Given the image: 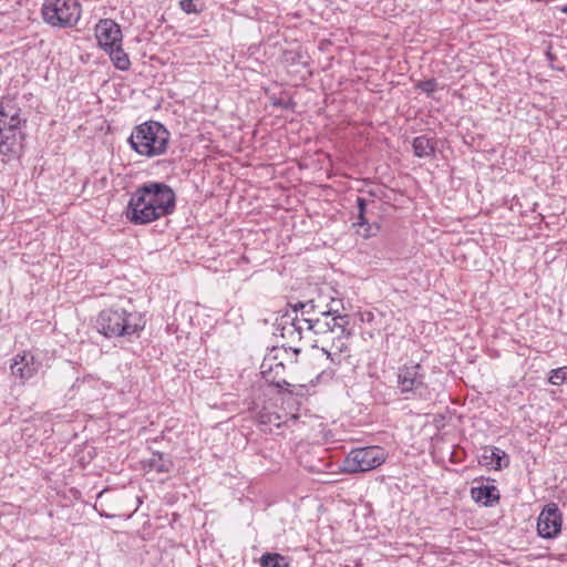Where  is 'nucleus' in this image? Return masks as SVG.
<instances>
[{
	"mask_svg": "<svg viewBox=\"0 0 567 567\" xmlns=\"http://www.w3.org/2000/svg\"><path fill=\"white\" fill-rule=\"evenodd\" d=\"M122 37L121 27L112 19H102L95 25V38L104 51L118 45Z\"/></svg>",
	"mask_w": 567,
	"mask_h": 567,
	"instance_id": "nucleus-11",
	"label": "nucleus"
},
{
	"mask_svg": "<svg viewBox=\"0 0 567 567\" xmlns=\"http://www.w3.org/2000/svg\"><path fill=\"white\" fill-rule=\"evenodd\" d=\"M21 118L19 113L16 112L11 114L9 112V117L6 120V124L1 125L0 133V154L3 155H13L16 154V146L18 144L17 140V131L20 128Z\"/></svg>",
	"mask_w": 567,
	"mask_h": 567,
	"instance_id": "nucleus-12",
	"label": "nucleus"
},
{
	"mask_svg": "<svg viewBox=\"0 0 567 567\" xmlns=\"http://www.w3.org/2000/svg\"><path fill=\"white\" fill-rule=\"evenodd\" d=\"M105 52L110 55V59L116 69L121 71H127L130 69L131 61L122 48V42L118 45L106 49Z\"/></svg>",
	"mask_w": 567,
	"mask_h": 567,
	"instance_id": "nucleus-20",
	"label": "nucleus"
},
{
	"mask_svg": "<svg viewBox=\"0 0 567 567\" xmlns=\"http://www.w3.org/2000/svg\"><path fill=\"white\" fill-rule=\"evenodd\" d=\"M357 207L358 213H365L367 212V200L363 197H357Z\"/></svg>",
	"mask_w": 567,
	"mask_h": 567,
	"instance_id": "nucleus-29",
	"label": "nucleus"
},
{
	"mask_svg": "<svg viewBox=\"0 0 567 567\" xmlns=\"http://www.w3.org/2000/svg\"><path fill=\"white\" fill-rule=\"evenodd\" d=\"M351 336H338L332 340L330 349L322 348V351L327 354L333 363L340 364L342 361V354L349 352L348 343L346 342Z\"/></svg>",
	"mask_w": 567,
	"mask_h": 567,
	"instance_id": "nucleus-18",
	"label": "nucleus"
},
{
	"mask_svg": "<svg viewBox=\"0 0 567 567\" xmlns=\"http://www.w3.org/2000/svg\"><path fill=\"white\" fill-rule=\"evenodd\" d=\"M140 193L156 207L159 218L172 215L176 208V194L163 182H146L137 187Z\"/></svg>",
	"mask_w": 567,
	"mask_h": 567,
	"instance_id": "nucleus-6",
	"label": "nucleus"
},
{
	"mask_svg": "<svg viewBox=\"0 0 567 567\" xmlns=\"http://www.w3.org/2000/svg\"><path fill=\"white\" fill-rule=\"evenodd\" d=\"M171 133L157 121H147L133 128L127 142L132 150L146 157H155L167 150Z\"/></svg>",
	"mask_w": 567,
	"mask_h": 567,
	"instance_id": "nucleus-2",
	"label": "nucleus"
},
{
	"mask_svg": "<svg viewBox=\"0 0 567 567\" xmlns=\"http://www.w3.org/2000/svg\"><path fill=\"white\" fill-rule=\"evenodd\" d=\"M125 217L133 225H146L159 219L156 207L152 206L137 188L131 194Z\"/></svg>",
	"mask_w": 567,
	"mask_h": 567,
	"instance_id": "nucleus-8",
	"label": "nucleus"
},
{
	"mask_svg": "<svg viewBox=\"0 0 567 567\" xmlns=\"http://www.w3.org/2000/svg\"><path fill=\"white\" fill-rule=\"evenodd\" d=\"M261 567H290L287 558L277 553H265L260 557Z\"/></svg>",
	"mask_w": 567,
	"mask_h": 567,
	"instance_id": "nucleus-23",
	"label": "nucleus"
},
{
	"mask_svg": "<svg viewBox=\"0 0 567 567\" xmlns=\"http://www.w3.org/2000/svg\"><path fill=\"white\" fill-rule=\"evenodd\" d=\"M478 462L481 465L496 471L507 467L509 464L508 455L503 450L495 446L483 447L478 456Z\"/></svg>",
	"mask_w": 567,
	"mask_h": 567,
	"instance_id": "nucleus-15",
	"label": "nucleus"
},
{
	"mask_svg": "<svg viewBox=\"0 0 567 567\" xmlns=\"http://www.w3.org/2000/svg\"><path fill=\"white\" fill-rule=\"evenodd\" d=\"M386 460L384 449L371 445L351 450L343 460L342 471L348 474L363 473L381 466Z\"/></svg>",
	"mask_w": 567,
	"mask_h": 567,
	"instance_id": "nucleus-3",
	"label": "nucleus"
},
{
	"mask_svg": "<svg viewBox=\"0 0 567 567\" xmlns=\"http://www.w3.org/2000/svg\"><path fill=\"white\" fill-rule=\"evenodd\" d=\"M181 9L186 13H194L197 12V8L193 0H181L179 2Z\"/></svg>",
	"mask_w": 567,
	"mask_h": 567,
	"instance_id": "nucleus-27",
	"label": "nucleus"
},
{
	"mask_svg": "<svg viewBox=\"0 0 567 567\" xmlns=\"http://www.w3.org/2000/svg\"><path fill=\"white\" fill-rule=\"evenodd\" d=\"M274 105H280V106H284V104L281 103V101L274 102ZM285 107H287V105H285Z\"/></svg>",
	"mask_w": 567,
	"mask_h": 567,
	"instance_id": "nucleus-32",
	"label": "nucleus"
},
{
	"mask_svg": "<svg viewBox=\"0 0 567 567\" xmlns=\"http://www.w3.org/2000/svg\"><path fill=\"white\" fill-rule=\"evenodd\" d=\"M560 11L564 12V13H567V6L561 7Z\"/></svg>",
	"mask_w": 567,
	"mask_h": 567,
	"instance_id": "nucleus-31",
	"label": "nucleus"
},
{
	"mask_svg": "<svg viewBox=\"0 0 567 567\" xmlns=\"http://www.w3.org/2000/svg\"><path fill=\"white\" fill-rule=\"evenodd\" d=\"M548 381L554 385H560L567 382V367L551 370Z\"/></svg>",
	"mask_w": 567,
	"mask_h": 567,
	"instance_id": "nucleus-24",
	"label": "nucleus"
},
{
	"mask_svg": "<svg viewBox=\"0 0 567 567\" xmlns=\"http://www.w3.org/2000/svg\"><path fill=\"white\" fill-rule=\"evenodd\" d=\"M353 226H357L359 228L358 233L364 238L375 236L380 230V226L378 224H370L368 221L365 213H358V220L357 223L353 224Z\"/></svg>",
	"mask_w": 567,
	"mask_h": 567,
	"instance_id": "nucleus-22",
	"label": "nucleus"
},
{
	"mask_svg": "<svg viewBox=\"0 0 567 567\" xmlns=\"http://www.w3.org/2000/svg\"><path fill=\"white\" fill-rule=\"evenodd\" d=\"M396 383L405 399H427L430 392L425 382V371L420 363L409 362L398 369Z\"/></svg>",
	"mask_w": 567,
	"mask_h": 567,
	"instance_id": "nucleus-4",
	"label": "nucleus"
},
{
	"mask_svg": "<svg viewBox=\"0 0 567 567\" xmlns=\"http://www.w3.org/2000/svg\"><path fill=\"white\" fill-rule=\"evenodd\" d=\"M416 89L425 93L426 95H431L437 89V81L435 79H426L424 81H420L416 84Z\"/></svg>",
	"mask_w": 567,
	"mask_h": 567,
	"instance_id": "nucleus-25",
	"label": "nucleus"
},
{
	"mask_svg": "<svg viewBox=\"0 0 567 567\" xmlns=\"http://www.w3.org/2000/svg\"><path fill=\"white\" fill-rule=\"evenodd\" d=\"M412 147L416 157H432L435 155L436 141L426 135L416 136L412 142Z\"/></svg>",
	"mask_w": 567,
	"mask_h": 567,
	"instance_id": "nucleus-19",
	"label": "nucleus"
},
{
	"mask_svg": "<svg viewBox=\"0 0 567 567\" xmlns=\"http://www.w3.org/2000/svg\"><path fill=\"white\" fill-rule=\"evenodd\" d=\"M280 393H289L296 396H303L307 392V386L305 384H292L290 386H285Z\"/></svg>",
	"mask_w": 567,
	"mask_h": 567,
	"instance_id": "nucleus-26",
	"label": "nucleus"
},
{
	"mask_svg": "<svg viewBox=\"0 0 567 567\" xmlns=\"http://www.w3.org/2000/svg\"><path fill=\"white\" fill-rule=\"evenodd\" d=\"M41 11L47 23L60 28L75 25L81 17V6L76 0H45Z\"/></svg>",
	"mask_w": 567,
	"mask_h": 567,
	"instance_id": "nucleus-5",
	"label": "nucleus"
},
{
	"mask_svg": "<svg viewBox=\"0 0 567 567\" xmlns=\"http://www.w3.org/2000/svg\"><path fill=\"white\" fill-rule=\"evenodd\" d=\"M303 326L306 324L301 321V318L292 317L288 312L281 316L277 330L280 331L281 338L287 340V343H282L281 346V349L286 353H288V351H291L295 355L300 353L301 349L293 346V343L301 340Z\"/></svg>",
	"mask_w": 567,
	"mask_h": 567,
	"instance_id": "nucleus-9",
	"label": "nucleus"
},
{
	"mask_svg": "<svg viewBox=\"0 0 567 567\" xmlns=\"http://www.w3.org/2000/svg\"><path fill=\"white\" fill-rule=\"evenodd\" d=\"M289 307L292 309V312L295 313L293 317H298V311L303 312L305 308H307L306 301H298L296 303H289Z\"/></svg>",
	"mask_w": 567,
	"mask_h": 567,
	"instance_id": "nucleus-28",
	"label": "nucleus"
},
{
	"mask_svg": "<svg viewBox=\"0 0 567 567\" xmlns=\"http://www.w3.org/2000/svg\"><path fill=\"white\" fill-rule=\"evenodd\" d=\"M276 359L277 357L264 359L261 374L266 382L282 391L285 386H290L291 383L285 379V364L281 361L276 362Z\"/></svg>",
	"mask_w": 567,
	"mask_h": 567,
	"instance_id": "nucleus-14",
	"label": "nucleus"
},
{
	"mask_svg": "<svg viewBox=\"0 0 567 567\" xmlns=\"http://www.w3.org/2000/svg\"><path fill=\"white\" fill-rule=\"evenodd\" d=\"M563 515L556 503H549L542 509L537 519L538 535L546 539L558 536L561 530Z\"/></svg>",
	"mask_w": 567,
	"mask_h": 567,
	"instance_id": "nucleus-10",
	"label": "nucleus"
},
{
	"mask_svg": "<svg viewBox=\"0 0 567 567\" xmlns=\"http://www.w3.org/2000/svg\"><path fill=\"white\" fill-rule=\"evenodd\" d=\"M287 54H288V55H293V56L291 58V60H292L293 62H295V61H297V58H300V54H299V53H297V52H288Z\"/></svg>",
	"mask_w": 567,
	"mask_h": 567,
	"instance_id": "nucleus-30",
	"label": "nucleus"
},
{
	"mask_svg": "<svg viewBox=\"0 0 567 567\" xmlns=\"http://www.w3.org/2000/svg\"><path fill=\"white\" fill-rule=\"evenodd\" d=\"M145 465L157 473H168L173 467V462L165 458V455L161 452H153L152 456L145 461Z\"/></svg>",
	"mask_w": 567,
	"mask_h": 567,
	"instance_id": "nucleus-21",
	"label": "nucleus"
},
{
	"mask_svg": "<svg viewBox=\"0 0 567 567\" xmlns=\"http://www.w3.org/2000/svg\"><path fill=\"white\" fill-rule=\"evenodd\" d=\"M41 365V361L37 359L34 354L29 351H23L22 353L14 355L10 370L12 375L16 378H19L20 380H29L35 375Z\"/></svg>",
	"mask_w": 567,
	"mask_h": 567,
	"instance_id": "nucleus-13",
	"label": "nucleus"
},
{
	"mask_svg": "<svg viewBox=\"0 0 567 567\" xmlns=\"http://www.w3.org/2000/svg\"><path fill=\"white\" fill-rule=\"evenodd\" d=\"M145 324L144 315L135 311L132 306L125 308L118 305L100 311L95 322L97 331L109 339L140 336Z\"/></svg>",
	"mask_w": 567,
	"mask_h": 567,
	"instance_id": "nucleus-1",
	"label": "nucleus"
},
{
	"mask_svg": "<svg viewBox=\"0 0 567 567\" xmlns=\"http://www.w3.org/2000/svg\"><path fill=\"white\" fill-rule=\"evenodd\" d=\"M330 303L322 305L320 301H316L315 299H310L306 301L307 308H305L301 318L305 317H319L320 315H333L338 312V308L336 307L337 301L333 298H330ZM338 303H341L338 301Z\"/></svg>",
	"mask_w": 567,
	"mask_h": 567,
	"instance_id": "nucleus-17",
	"label": "nucleus"
},
{
	"mask_svg": "<svg viewBox=\"0 0 567 567\" xmlns=\"http://www.w3.org/2000/svg\"><path fill=\"white\" fill-rule=\"evenodd\" d=\"M301 321L306 324V329L317 336H327L334 333L338 336H352L349 329L350 317L341 315L338 310L333 315H320L319 317H305Z\"/></svg>",
	"mask_w": 567,
	"mask_h": 567,
	"instance_id": "nucleus-7",
	"label": "nucleus"
},
{
	"mask_svg": "<svg viewBox=\"0 0 567 567\" xmlns=\"http://www.w3.org/2000/svg\"><path fill=\"white\" fill-rule=\"evenodd\" d=\"M471 496L484 506H493L499 502V493L495 485H478L471 488Z\"/></svg>",
	"mask_w": 567,
	"mask_h": 567,
	"instance_id": "nucleus-16",
	"label": "nucleus"
}]
</instances>
